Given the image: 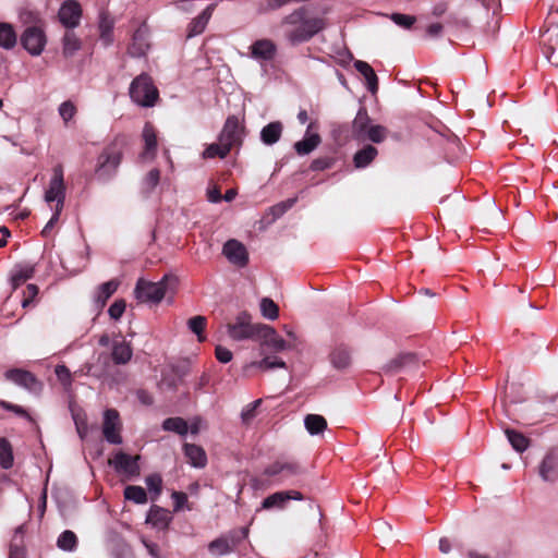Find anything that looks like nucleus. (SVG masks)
<instances>
[{"instance_id":"nucleus-39","label":"nucleus","mask_w":558,"mask_h":558,"mask_svg":"<svg viewBox=\"0 0 558 558\" xmlns=\"http://www.w3.org/2000/svg\"><path fill=\"white\" fill-rule=\"evenodd\" d=\"M142 137L145 143V151L147 154H155L157 149V134L151 123H145Z\"/></svg>"},{"instance_id":"nucleus-44","label":"nucleus","mask_w":558,"mask_h":558,"mask_svg":"<svg viewBox=\"0 0 558 558\" xmlns=\"http://www.w3.org/2000/svg\"><path fill=\"white\" fill-rule=\"evenodd\" d=\"M208 549L214 555L222 556L231 553L233 546L228 538L219 537L209 543Z\"/></svg>"},{"instance_id":"nucleus-4","label":"nucleus","mask_w":558,"mask_h":558,"mask_svg":"<svg viewBox=\"0 0 558 558\" xmlns=\"http://www.w3.org/2000/svg\"><path fill=\"white\" fill-rule=\"evenodd\" d=\"M131 99L141 107H153L155 106L159 93L157 87L154 85L151 77L142 73L136 76L129 88Z\"/></svg>"},{"instance_id":"nucleus-53","label":"nucleus","mask_w":558,"mask_h":558,"mask_svg":"<svg viewBox=\"0 0 558 558\" xmlns=\"http://www.w3.org/2000/svg\"><path fill=\"white\" fill-rule=\"evenodd\" d=\"M262 399H257L248 403L241 412V420L243 424H250L256 416V409L260 405Z\"/></svg>"},{"instance_id":"nucleus-6","label":"nucleus","mask_w":558,"mask_h":558,"mask_svg":"<svg viewBox=\"0 0 558 558\" xmlns=\"http://www.w3.org/2000/svg\"><path fill=\"white\" fill-rule=\"evenodd\" d=\"M245 136V128L236 116H229L223 124L218 140L223 143L229 150L233 147H240Z\"/></svg>"},{"instance_id":"nucleus-21","label":"nucleus","mask_w":558,"mask_h":558,"mask_svg":"<svg viewBox=\"0 0 558 558\" xmlns=\"http://www.w3.org/2000/svg\"><path fill=\"white\" fill-rule=\"evenodd\" d=\"M277 52V47L270 39H258L251 46V56L254 59L270 61Z\"/></svg>"},{"instance_id":"nucleus-60","label":"nucleus","mask_w":558,"mask_h":558,"mask_svg":"<svg viewBox=\"0 0 558 558\" xmlns=\"http://www.w3.org/2000/svg\"><path fill=\"white\" fill-rule=\"evenodd\" d=\"M391 20L399 26L404 28H410L416 21L415 16L402 14V13H393L391 15Z\"/></svg>"},{"instance_id":"nucleus-61","label":"nucleus","mask_w":558,"mask_h":558,"mask_svg":"<svg viewBox=\"0 0 558 558\" xmlns=\"http://www.w3.org/2000/svg\"><path fill=\"white\" fill-rule=\"evenodd\" d=\"M38 294V287L36 284L29 283L26 286L24 290V299L22 300V307L26 308L33 301V299Z\"/></svg>"},{"instance_id":"nucleus-36","label":"nucleus","mask_w":558,"mask_h":558,"mask_svg":"<svg viewBox=\"0 0 558 558\" xmlns=\"http://www.w3.org/2000/svg\"><path fill=\"white\" fill-rule=\"evenodd\" d=\"M162 429L185 436L189 433V425L182 417H168L162 422Z\"/></svg>"},{"instance_id":"nucleus-10","label":"nucleus","mask_w":558,"mask_h":558,"mask_svg":"<svg viewBox=\"0 0 558 558\" xmlns=\"http://www.w3.org/2000/svg\"><path fill=\"white\" fill-rule=\"evenodd\" d=\"M102 435L109 444H122L120 415L116 409H107L104 412Z\"/></svg>"},{"instance_id":"nucleus-49","label":"nucleus","mask_w":558,"mask_h":558,"mask_svg":"<svg viewBox=\"0 0 558 558\" xmlns=\"http://www.w3.org/2000/svg\"><path fill=\"white\" fill-rule=\"evenodd\" d=\"M145 484L147 486V489L154 494L151 496V500H156L157 497L161 494L162 490V478L159 474L154 473L145 478Z\"/></svg>"},{"instance_id":"nucleus-24","label":"nucleus","mask_w":558,"mask_h":558,"mask_svg":"<svg viewBox=\"0 0 558 558\" xmlns=\"http://www.w3.org/2000/svg\"><path fill=\"white\" fill-rule=\"evenodd\" d=\"M113 27L114 19L109 14V12H100L98 19L99 38L106 47L113 43Z\"/></svg>"},{"instance_id":"nucleus-42","label":"nucleus","mask_w":558,"mask_h":558,"mask_svg":"<svg viewBox=\"0 0 558 558\" xmlns=\"http://www.w3.org/2000/svg\"><path fill=\"white\" fill-rule=\"evenodd\" d=\"M13 451L10 441L2 437L0 438V465L2 469H10L13 465Z\"/></svg>"},{"instance_id":"nucleus-38","label":"nucleus","mask_w":558,"mask_h":558,"mask_svg":"<svg viewBox=\"0 0 558 558\" xmlns=\"http://www.w3.org/2000/svg\"><path fill=\"white\" fill-rule=\"evenodd\" d=\"M415 362V355L414 354H402L398 357L391 360L389 363H387L384 366V371L389 374H396L404 366L414 363Z\"/></svg>"},{"instance_id":"nucleus-25","label":"nucleus","mask_w":558,"mask_h":558,"mask_svg":"<svg viewBox=\"0 0 558 558\" xmlns=\"http://www.w3.org/2000/svg\"><path fill=\"white\" fill-rule=\"evenodd\" d=\"M133 356V350L129 342L125 340L113 341L111 357L114 364L124 365L131 361Z\"/></svg>"},{"instance_id":"nucleus-11","label":"nucleus","mask_w":558,"mask_h":558,"mask_svg":"<svg viewBox=\"0 0 558 558\" xmlns=\"http://www.w3.org/2000/svg\"><path fill=\"white\" fill-rule=\"evenodd\" d=\"M302 473L301 465L295 461H282L277 460L269 464L265 470L264 474L269 477H278V483H283L294 476Z\"/></svg>"},{"instance_id":"nucleus-47","label":"nucleus","mask_w":558,"mask_h":558,"mask_svg":"<svg viewBox=\"0 0 558 558\" xmlns=\"http://www.w3.org/2000/svg\"><path fill=\"white\" fill-rule=\"evenodd\" d=\"M260 312L265 318L270 320H275L279 316L277 304L269 298H263L260 300Z\"/></svg>"},{"instance_id":"nucleus-12","label":"nucleus","mask_w":558,"mask_h":558,"mask_svg":"<svg viewBox=\"0 0 558 558\" xmlns=\"http://www.w3.org/2000/svg\"><path fill=\"white\" fill-rule=\"evenodd\" d=\"M140 459V456H130L123 451H119L109 463L118 473L125 475L128 478H133L141 474Z\"/></svg>"},{"instance_id":"nucleus-34","label":"nucleus","mask_w":558,"mask_h":558,"mask_svg":"<svg viewBox=\"0 0 558 558\" xmlns=\"http://www.w3.org/2000/svg\"><path fill=\"white\" fill-rule=\"evenodd\" d=\"M35 267L33 265L16 266L11 272V282L13 289L23 284L34 276Z\"/></svg>"},{"instance_id":"nucleus-55","label":"nucleus","mask_w":558,"mask_h":558,"mask_svg":"<svg viewBox=\"0 0 558 558\" xmlns=\"http://www.w3.org/2000/svg\"><path fill=\"white\" fill-rule=\"evenodd\" d=\"M58 380L65 387L69 388L72 385V375L70 369L65 365H57L54 369Z\"/></svg>"},{"instance_id":"nucleus-31","label":"nucleus","mask_w":558,"mask_h":558,"mask_svg":"<svg viewBox=\"0 0 558 558\" xmlns=\"http://www.w3.org/2000/svg\"><path fill=\"white\" fill-rule=\"evenodd\" d=\"M9 558H26V548L22 527H17L10 543Z\"/></svg>"},{"instance_id":"nucleus-13","label":"nucleus","mask_w":558,"mask_h":558,"mask_svg":"<svg viewBox=\"0 0 558 558\" xmlns=\"http://www.w3.org/2000/svg\"><path fill=\"white\" fill-rule=\"evenodd\" d=\"M257 338L262 340V345L275 352H281L291 349L293 344L284 340L278 332L270 326L259 325Z\"/></svg>"},{"instance_id":"nucleus-58","label":"nucleus","mask_w":558,"mask_h":558,"mask_svg":"<svg viewBox=\"0 0 558 558\" xmlns=\"http://www.w3.org/2000/svg\"><path fill=\"white\" fill-rule=\"evenodd\" d=\"M335 160L331 157H319L311 162L312 171H323L332 167Z\"/></svg>"},{"instance_id":"nucleus-41","label":"nucleus","mask_w":558,"mask_h":558,"mask_svg":"<svg viewBox=\"0 0 558 558\" xmlns=\"http://www.w3.org/2000/svg\"><path fill=\"white\" fill-rule=\"evenodd\" d=\"M57 546L63 551H73L77 547V537L74 532L70 530L63 531L58 539Z\"/></svg>"},{"instance_id":"nucleus-57","label":"nucleus","mask_w":558,"mask_h":558,"mask_svg":"<svg viewBox=\"0 0 558 558\" xmlns=\"http://www.w3.org/2000/svg\"><path fill=\"white\" fill-rule=\"evenodd\" d=\"M257 366L263 369H272L276 367L284 368L286 362L276 356H266L258 362Z\"/></svg>"},{"instance_id":"nucleus-19","label":"nucleus","mask_w":558,"mask_h":558,"mask_svg":"<svg viewBox=\"0 0 558 558\" xmlns=\"http://www.w3.org/2000/svg\"><path fill=\"white\" fill-rule=\"evenodd\" d=\"M371 118L365 107H360L355 118L352 121L351 134L356 141H366V133L371 126Z\"/></svg>"},{"instance_id":"nucleus-30","label":"nucleus","mask_w":558,"mask_h":558,"mask_svg":"<svg viewBox=\"0 0 558 558\" xmlns=\"http://www.w3.org/2000/svg\"><path fill=\"white\" fill-rule=\"evenodd\" d=\"M146 521L153 525L165 529L171 521L170 512L159 506H151L148 511Z\"/></svg>"},{"instance_id":"nucleus-45","label":"nucleus","mask_w":558,"mask_h":558,"mask_svg":"<svg viewBox=\"0 0 558 558\" xmlns=\"http://www.w3.org/2000/svg\"><path fill=\"white\" fill-rule=\"evenodd\" d=\"M206 324H207V319L205 316H202V315L191 317L187 320L189 329L197 336V339L201 342L205 340V336L203 335V332L206 327Z\"/></svg>"},{"instance_id":"nucleus-43","label":"nucleus","mask_w":558,"mask_h":558,"mask_svg":"<svg viewBox=\"0 0 558 558\" xmlns=\"http://www.w3.org/2000/svg\"><path fill=\"white\" fill-rule=\"evenodd\" d=\"M124 498L136 505H144L147 502V493L141 486L130 485L124 488Z\"/></svg>"},{"instance_id":"nucleus-62","label":"nucleus","mask_w":558,"mask_h":558,"mask_svg":"<svg viewBox=\"0 0 558 558\" xmlns=\"http://www.w3.org/2000/svg\"><path fill=\"white\" fill-rule=\"evenodd\" d=\"M61 211L62 210H59L58 208H54V211H53L51 218L49 219V221L46 223V226L44 227V229L41 231V234L44 236H49V234L51 233L54 225L58 222V220L60 218Z\"/></svg>"},{"instance_id":"nucleus-29","label":"nucleus","mask_w":558,"mask_h":558,"mask_svg":"<svg viewBox=\"0 0 558 558\" xmlns=\"http://www.w3.org/2000/svg\"><path fill=\"white\" fill-rule=\"evenodd\" d=\"M283 131V125L280 121H274L265 125L260 131V141L268 146L279 142Z\"/></svg>"},{"instance_id":"nucleus-20","label":"nucleus","mask_w":558,"mask_h":558,"mask_svg":"<svg viewBox=\"0 0 558 558\" xmlns=\"http://www.w3.org/2000/svg\"><path fill=\"white\" fill-rule=\"evenodd\" d=\"M329 360L332 367L336 369H347L350 367L352 362V351L343 343L337 344L329 353Z\"/></svg>"},{"instance_id":"nucleus-15","label":"nucleus","mask_w":558,"mask_h":558,"mask_svg":"<svg viewBox=\"0 0 558 558\" xmlns=\"http://www.w3.org/2000/svg\"><path fill=\"white\" fill-rule=\"evenodd\" d=\"M538 475L545 482H556L558 480V447L550 448L538 466Z\"/></svg>"},{"instance_id":"nucleus-32","label":"nucleus","mask_w":558,"mask_h":558,"mask_svg":"<svg viewBox=\"0 0 558 558\" xmlns=\"http://www.w3.org/2000/svg\"><path fill=\"white\" fill-rule=\"evenodd\" d=\"M82 48V41L71 31L65 32L62 38V53L65 58L73 57Z\"/></svg>"},{"instance_id":"nucleus-26","label":"nucleus","mask_w":558,"mask_h":558,"mask_svg":"<svg viewBox=\"0 0 558 558\" xmlns=\"http://www.w3.org/2000/svg\"><path fill=\"white\" fill-rule=\"evenodd\" d=\"M377 156L378 149L375 146L367 144L354 154L353 165L357 169L366 168L375 160Z\"/></svg>"},{"instance_id":"nucleus-51","label":"nucleus","mask_w":558,"mask_h":558,"mask_svg":"<svg viewBox=\"0 0 558 558\" xmlns=\"http://www.w3.org/2000/svg\"><path fill=\"white\" fill-rule=\"evenodd\" d=\"M58 111L64 124H68L76 114L77 109L71 100H66L59 106Z\"/></svg>"},{"instance_id":"nucleus-2","label":"nucleus","mask_w":558,"mask_h":558,"mask_svg":"<svg viewBox=\"0 0 558 558\" xmlns=\"http://www.w3.org/2000/svg\"><path fill=\"white\" fill-rule=\"evenodd\" d=\"M124 145L125 137L117 135L98 155L95 167V175L98 181L107 183L116 177L123 159Z\"/></svg>"},{"instance_id":"nucleus-1","label":"nucleus","mask_w":558,"mask_h":558,"mask_svg":"<svg viewBox=\"0 0 558 558\" xmlns=\"http://www.w3.org/2000/svg\"><path fill=\"white\" fill-rule=\"evenodd\" d=\"M308 9L302 5L294 9L281 20L282 26L293 27L284 34L286 39L293 46L310 41L328 26V22L325 17H308Z\"/></svg>"},{"instance_id":"nucleus-23","label":"nucleus","mask_w":558,"mask_h":558,"mask_svg":"<svg viewBox=\"0 0 558 558\" xmlns=\"http://www.w3.org/2000/svg\"><path fill=\"white\" fill-rule=\"evenodd\" d=\"M214 10H215V4L211 3V4L207 5L206 9L199 15H197L196 17H194L191 21V23L187 26V37L189 38L201 35L205 31L211 15H213Z\"/></svg>"},{"instance_id":"nucleus-40","label":"nucleus","mask_w":558,"mask_h":558,"mask_svg":"<svg viewBox=\"0 0 558 558\" xmlns=\"http://www.w3.org/2000/svg\"><path fill=\"white\" fill-rule=\"evenodd\" d=\"M506 435L515 451L524 452L529 448L530 440L523 434L513 429H506Z\"/></svg>"},{"instance_id":"nucleus-33","label":"nucleus","mask_w":558,"mask_h":558,"mask_svg":"<svg viewBox=\"0 0 558 558\" xmlns=\"http://www.w3.org/2000/svg\"><path fill=\"white\" fill-rule=\"evenodd\" d=\"M17 41L16 33L9 23H0V47L10 50L15 47Z\"/></svg>"},{"instance_id":"nucleus-50","label":"nucleus","mask_w":558,"mask_h":558,"mask_svg":"<svg viewBox=\"0 0 558 558\" xmlns=\"http://www.w3.org/2000/svg\"><path fill=\"white\" fill-rule=\"evenodd\" d=\"M160 180V171L158 169H151L143 181V191L145 194H150L153 190L158 185Z\"/></svg>"},{"instance_id":"nucleus-3","label":"nucleus","mask_w":558,"mask_h":558,"mask_svg":"<svg viewBox=\"0 0 558 558\" xmlns=\"http://www.w3.org/2000/svg\"><path fill=\"white\" fill-rule=\"evenodd\" d=\"M178 282V277L170 274L165 275L158 282L141 278L135 284L134 295L140 302L158 304L167 293H174Z\"/></svg>"},{"instance_id":"nucleus-18","label":"nucleus","mask_w":558,"mask_h":558,"mask_svg":"<svg viewBox=\"0 0 558 558\" xmlns=\"http://www.w3.org/2000/svg\"><path fill=\"white\" fill-rule=\"evenodd\" d=\"M315 123L311 122L305 131L304 137L294 144V150L298 155L304 156L315 150L322 143V137L317 132H313Z\"/></svg>"},{"instance_id":"nucleus-48","label":"nucleus","mask_w":558,"mask_h":558,"mask_svg":"<svg viewBox=\"0 0 558 558\" xmlns=\"http://www.w3.org/2000/svg\"><path fill=\"white\" fill-rule=\"evenodd\" d=\"M388 136L387 128L376 124L371 125L366 133V140L375 144L383 143Z\"/></svg>"},{"instance_id":"nucleus-64","label":"nucleus","mask_w":558,"mask_h":558,"mask_svg":"<svg viewBox=\"0 0 558 558\" xmlns=\"http://www.w3.org/2000/svg\"><path fill=\"white\" fill-rule=\"evenodd\" d=\"M549 41L550 44L546 48L547 59L553 65L558 66V48L551 45V39Z\"/></svg>"},{"instance_id":"nucleus-56","label":"nucleus","mask_w":558,"mask_h":558,"mask_svg":"<svg viewBox=\"0 0 558 558\" xmlns=\"http://www.w3.org/2000/svg\"><path fill=\"white\" fill-rule=\"evenodd\" d=\"M126 307V303L123 299L116 300L108 308L109 316L118 320L122 317Z\"/></svg>"},{"instance_id":"nucleus-46","label":"nucleus","mask_w":558,"mask_h":558,"mask_svg":"<svg viewBox=\"0 0 558 558\" xmlns=\"http://www.w3.org/2000/svg\"><path fill=\"white\" fill-rule=\"evenodd\" d=\"M229 148L221 143L219 140L217 143H213L207 146V148L203 153L204 158H225L230 153Z\"/></svg>"},{"instance_id":"nucleus-5","label":"nucleus","mask_w":558,"mask_h":558,"mask_svg":"<svg viewBox=\"0 0 558 558\" xmlns=\"http://www.w3.org/2000/svg\"><path fill=\"white\" fill-rule=\"evenodd\" d=\"M251 315L247 312H241L235 317L234 323L227 325V331L232 340L241 341L252 339L257 336L260 324L253 325Z\"/></svg>"},{"instance_id":"nucleus-27","label":"nucleus","mask_w":558,"mask_h":558,"mask_svg":"<svg viewBox=\"0 0 558 558\" xmlns=\"http://www.w3.org/2000/svg\"><path fill=\"white\" fill-rule=\"evenodd\" d=\"M354 68L364 76L367 89L372 94H376L378 90V77L373 68L367 62L362 60H356L354 62Z\"/></svg>"},{"instance_id":"nucleus-63","label":"nucleus","mask_w":558,"mask_h":558,"mask_svg":"<svg viewBox=\"0 0 558 558\" xmlns=\"http://www.w3.org/2000/svg\"><path fill=\"white\" fill-rule=\"evenodd\" d=\"M215 353L220 363H229L233 357L232 352L222 345H217Z\"/></svg>"},{"instance_id":"nucleus-8","label":"nucleus","mask_w":558,"mask_h":558,"mask_svg":"<svg viewBox=\"0 0 558 558\" xmlns=\"http://www.w3.org/2000/svg\"><path fill=\"white\" fill-rule=\"evenodd\" d=\"M45 201L47 203L56 202V208L63 209L65 201V184L63 179V169L61 165L53 168L52 178L49 182V187L45 193Z\"/></svg>"},{"instance_id":"nucleus-59","label":"nucleus","mask_w":558,"mask_h":558,"mask_svg":"<svg viewBox=\"0 0 558 558\" xmlns=\"http://www.w3.org/2000/svg\"><path fill=\"white\" fill-rule=\"evenodd\" d=\"M0 407L4 410H8V411H11L13 412L14 414H16L17 416H21V417H25L27 418L28 421H32V417L31 415L27 413V411L21 407V405H17V404H13L11 402H8V401H4V400H1L0 401Z\"/></svg>"},{"instance_id":"nucleus-52","label":"nucleus","mask_w":558,"mask_h":558,"mask_svg":"<svg viewBox=\"0 0 558 558\" xmlns=\"http://www.w3.org/2000/svg\"><path fill=\"white\" fill-rule=\"evenodd\" d=\"M171 498L173 500V511L179 512L182 509L191 510V506L189 505L187 495L183 492H172Z\"/></svg>"},{"instance_id":"nucleus-16","label":"nucleus","mask_w":558,"mask_h":558,"mask_svg":"<svg viewBox=\"0 0 558 558\" xmlns=\"http://www.w3.org/2000/svg\"><path fill=\"white\" fill-rule=\"evenodd\" d=\"M61 24L66 28L78 26L82 17L81 4L75 0H66L62 3L58 12Z\"/></svg>"},{"instance_id":"nucleus-54","label":"nucleus","mask_w":558,"mask_h":558,"mask_svg":"<svg viewBox=\"0 0 558 558\" xmlns=\"http://www.w3.org/2000/svg\"><path fill=\"white\" fill-rule=\"evenodd\" d=\"M296 203V197L288 198L283 202H280L270 208V211L275 219L280 218L283 214H286L290 208L294 206Z\"/></svg>"},{"instance_id":"nucleus-17","label":"nucleus","mask_w":558,"mask_h":558,"mask_svg":"<svg viewBox=\"0 0 558 558\" xmlns=\"http://www.w3.org/2000/svg\"><path fill=\"white\" fill-rule=\"evenodd\" d=\"M222 253L231 264L238 267H245L248 263L247 250L238 240L232 239L227 241L223 245Z\"/></svg>"},{"instance_id":"nucleus-37","label":"nucleus","mask_w":558,"mask_h":558,"mask_svg":"<svg viewBox=\"0 0 558 558\" xmlns=\"http://www.w3.org/2000/svg\"><path fill=\"white\" fill-rule=\"evenodd\" d=\"M288 501H289V497L286 495V493L283 490L276 492L263 500L262 509H265V510L283 509Z\"/></svg>"},{"instance_id":"nucleus-35","label":"nucleus","mask_w":558,"mask_h":558,"mask_svg":"<svg viewBox=\"0 0 558 558\" xmlns=\"http://www.w3.org/2000/svg\"><path fill=\"white\" fill-rule=\"evenodd\" d=\"M304 425L311 435H318L327 428V421L322 415L307 414L304 418Z\"/></svg>"},{"instance_id":"nucleus-9","label":"nucleus","mask_w":558,"mask_h":558,"mask_svg":"<svg viewBox=\"0 0 558 558\" xmlns=\"http://www.w3.org/2000/svg\"><path fill=\"white\" fill-rule=\"evenodd\" d=\"M21 44L32 56H39L45 49L47 37L43 28L28 26L21 35Z\"/></svg>"},{"instance_id":"nucleus-7","label":"nucleus","mask_w":558,"mask_h":558,"mask_svg":"<svg viewBox=\"0 0 558 558\" xmlns=\"http://www.w3.org/2000/svg\"><path fill=\"white\" fill-rule=\"evenodd\" d=\"M4 378L36 396H38L44 388L43 383L32 372L26 369H8L4 373Z\"/></svg>"},{"instance_id":"nucleus-22","label":"nucleus","mask_w":558,"mask_h":558,"mask_svg":"<svg viewBox=\"0 0 558 558\" xmlns=\"http://www.w3.org/2000/svg\"><path fill=\"white\" fill-rule=\"evenodd\" d=\"M120 286L117 279L109 280L97 287L94 294V303L97 310L104 308L107 301L114 294Z\"/></svg>"},{"instance_id":"nucleus-14","label":"nucleus","mask_w":558,"mask_h":558,"mask_svg":"<svg viewBox=\"0 0 558 558\" xmlns=\"http://www.w3.org/2000/svg\"><path fill=\"white\" fill-rule=\"evenodd\" d=\"M149 29L146 23H142L132 36V43L129 46L128 52L133 58L145 57L150 48L148 40Z\"/></svg>"},{"instance_id":"nucleus-28","label":"nucleus","mask_w":558,"mask_h":558,"mask_svg":"<svg viewBox=\"0 0 558 558\" xmlns=\"http://www.w3.org/2000/svg\"><path fill=\"white\" fill-rule=\"evenodd\" d=\"M183 449L184 454L192 466L202 469L206 465L207 456L201 446L194 444H185Z\"/></svg>"}]
</instances>
